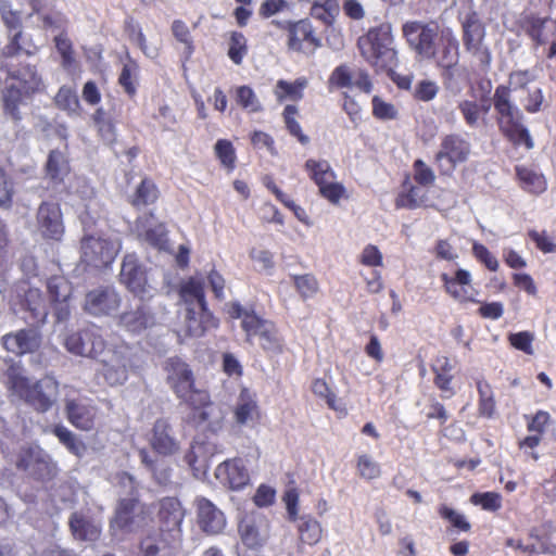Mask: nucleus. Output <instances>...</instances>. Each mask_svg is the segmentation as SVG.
I'll use <instances>...</instances> for the list:
<instances>
[{"instance_id":"nucleus-1","label":"nucleus","mask_w":556,"mask_h":556,"mask_svg":"<svg viewBox=\"0 0 556 556\" xmlns=\"http://www.w3.org/2000/svg\"><path fill=\"white\" fill-rule=\"evenodd\" d=\"M7 378L12 393L38 412H47L56 400L59 384L52 377L30 383L21 366L11 365L7 370Z\"/></svg>"},{"instance_id":"nucleus-2","label":"nucleus","mask_w":556,"mask_h":556,"mask_svg":"<svg viewBox=\"0 0 556 556\" xmlns=\"http://www.w3.org/2000/svg\"><path fill=\"white\" fill-rule=\"evenodd\" d=\"M391 27L382 24L358 38L361 54L377 70L391 72L397 66V52L392 47Z\"/></svg>"},{"instance_id":"nucleus-3","label":"nucleus","mask_w":556,"mask_h":556,"mask_svg":"<svg viewBox=\"0 0 556 556\" xmlns=\"http://www.w3.org/2000/svg\"><path fill=\"white\" fill-rule=\"evenodd\" d=\"M509 88L498 86L495 89L493 100L494 108L498 113L500 129L515 143L525 142L530 149L533 147L527 128L522 124L521 111L510 101Z\"/></svg>"},{"instance_id":"nucleus-4","label":"nucleus","mask_w":556,"mask_h":556,"mask_svg":"<svg viewBox=\"0 0 556 556\" xmlns=\"http://www.w3.org/2000/svg\"><path fill=\"white\" fill-rule=\"evenodd\" d=\"M150 521L148 508L135 498H123L115 508L110 522V533L122 541L126 534L137 532Z\"/></svg>"},{"instance_id":"nucleus-5","label":"nucleus","mask_w":556,"mask_h":556,"mask_svg":"<svg viewBox=\"0 0 556 556\" xmlns=\"http://www.w3.org/2000/svg\"><path fill=\"white\" fill-rule=\"evenodd\" d=\"M119 250L121 240L113 232L85 235L80 242L83 261L93 267L108 266Z\"/></svg>"},{"instance_id":"nucleus-6","label":"nucleus","mask_w":556,"mask_h":556,"mask_svg":"<svg viewBox=\"0 0 556 556\" xmlns=\"http://www.w3.org/2000/svg\"><path fill=\"white\" fill-rule=\"evenodd\" d=\"M121 282L136 296L150 299L156 291L153 274L139 263L135 254H127L122 263Z\"/></svg>"},{"instance_id":"nucleus-7","label":"nucleus","mask_w":556,"mask_h":556,"mask_svg":"<svg viewBox=\"0 0 556 556\" xmlns=\"http://www.w3.org/2000/svg\"><path fill=\"white\" fill-rule=\"evenodd\" d=\"M408 46L421 60H431L437 54L439 26L435 22H407L402 27Z\"/></svg>"},{"instance_id":"nucleus-8","label":"nucleus","mask_w":556,"mask_h":556,"mask_svg":"<svg viewBox=\"0 0 556 556\" xmlns=\"http://www.w3.org/2000/svg\"><path fill=\"white\" fill-rule=\"evenodd\" d=\"M16 467L28 477L39 481H49L58 473L56 464L38 445L21 448L16 459Z\"/></svg>"},{"instance_id":"nucleus-9","label":"nucleus","mask_w":556,"mask_h":556,"mask_svg":"<svg viewBox=\"0 0 556 556\" xmlns=\"http://www.w3.org/2000/svg\"><path fill=\"white\" fill-rule=\"evenodd\" d=\"M241 325L249 342L257 343L267 353L278 354L282 351V340L271 321L255 314H245Z\"/></svg>"},{"instance_id":"nucleus-10","label":"nucleus","mask_w":556,"mask_h":556,"mask_svg":"<svg viewBox=\"0 0 556 556\" xmlns=\"http://www.w3.org/2000/svg\"><path fill=\"white\" fill-rule=\"evenodd\" d=\"M471 146L456 134L443 137L435 154V163L442 175H450L458 164L465 163L470 154Z\"/></svg>"},{"instance_id":"nucleus-11","label":"nucleus","mask_w":556,"mask_h":556,"mask_svg":"<svg viewBox=\"0 0 556 556\" xmlns=\"http://www.w3.org/2000/svg\"><path fill=\"white\" fill-rule=\"evenodd\" d=\"M102 375L111 386L123 384L128 379L129 369L132 366L131 349L128 345H119L102 354Z\"/></svg>"},{"instance_id":"nucleus-12","label":"nucleus","mask_w":556,"mask_h":556,"mask_svg":"<svg viewBox=\"0 0 556 556\" xmlns=\"http://www.w3.org/2000/svg\"><path fill=\"white\" fill-rule=\"evenodd\" d=\"M309 177L318 186L320 194L332 204H338L344 193V187L336 181V174L325 161L309 159L305 163Z\"/></svg>"},{"instance_id":"nucleus-13","label":"nucleus","mask_w":556,"mask_h":556,"mask_svg":"<svg viewBox=\"0 0 556 556\" xmlns=\"http://www.w3.org/2000/svg\"><path fill=\"white\" fill-rule=\"evenodd\" d=\"M463 30L466 50L477 60L482 70H486L491 63V52L484 43V26L476 13L467 16L463 23Z\"/></svg>"},{"instance_id":"nucleus-14","label":"nucleus","mask_w":556,"mask_h":556,"mask_svg":"<svg viewBox=\"0 0 556 556\" xmlns=\"http://www.w3.org/2000/svg\"><path fill=\"white\" fill-rule=\"evenodd\" d=\"M64 343L68 352L79 356L97 358L104 352V341L94 327L68 334Z\"/></svg>"},{"instance_id":"nucleus-15","label":"nucleus","mask_w":556,"mask_h":556,"mask_svg":"<svg viewBox=\"0 0 556 556\" xmlns=\"http://www.w3.org/2000/svg\"><path fill=\"white\" fill-rule=\"evenodd\" d=\"M35 227L43 238L60 240L64 233L60 205L54 202H42L36 212Z\"/></svg>"},{"instance_id":"nucleus-16","label":"nucleus","mask_w":556,"mask_h":556,"mask_svg":"<svg viewBox=\"0 0 556 556\" xmlns=\"http://www.w3.org/2000/svg\"><path fill=\"white\" fill-rule=\"evenodd\" d=\"M121 303L122 298L113 287H99L86 294L84 309L93 316H109Z\"/></svg>"},{"instance_id":"nucleus-17","label":"nucleus","mask_w":556,"mask_h":556,"mask_svg":"<svg viewBox=\"0 0 556 556\" xmlns=\"http://www.w3.org/2000/svg\"><path fill=\"white\" fill-rule=\"evenodd\" d=\"M135 231L140 241L160 250H168L167 231L164 224L159 223L153 214L139 217L136 222Z\"/></svg>"},{"instance_id":"nucleus-18","label":"nucleus","mask_w":556,"mask_h":556,"mask_svg":"<svg viewBox=\"0 0 556 556\" xmlns=\"http://www.w3.org/2000/svg\"><path fill=\"white\" fill-rule=\"evenodd\" d=\"M161 531L167 533L173 542L180 541V525L184 519V509L177 498L166 497L160 504Z\"/></svg>"},{"instance_id":"nucleus-19","label":"nucleus","mask_w":556,"mask_h":556,"mask_svg":"<svg viewBox=\"0 0 556 556\" xmlns=\"http://www.w3.org/2000/svg\"><path fill=\"white\" fill-rule=\"evenodd\" d=\"M7 351L23 355L35 352L41 344V336L37 329H22L14 333H8L2 338Z\"/></svg>"},{"instance_id":"nucleus-20","label":"nucleus","mask_w":556,"mask_h":556,"mask_svg":"<svg viewBox=\"0 0 556 556\" xmlns=\"http://www.w3.org/2000/svg\"><path fill=\"white\" fill-rule=\"evenodd\" d=\"M216 478L231 490H240L249 483L250 476L242 459L236 458L219 464L215 470Z\"/></svg>"},{"instance_id":"nucleus-21","label":"nucleus","mask_w":556,"mask_h":556,"mask_svg":"<svg viewBox=\"0 0 556 556\" xmlns=\"http://www.w3.org/2000/svg\"><path fill=\"white\" fill-rule=\"evenodd\" d=\"M150 444L154 452L162 456H172L178 453L180 445L166 420L160 419L153 426Z\"/></svg>"},{"instance_id":"nucleus-22","label":"nucleus","mask_w":556,"mask_h":556,"mask_svg":"<svg viewBox=\"0 0 556 556\" xmlns=\"http://www.w3.org/2000/svg\"><path fill=\"white\" fill-rule=\"evenodd\" d=\"M217 327V321L206 306L188 308L182 330L187 337H202L208 329Z\"/></svg>"},{"instance_id":"nucleus-23","label":"nucleus","mask_w":556,"mask_h":556,"mask_svg":"<svg viewBox=\"0 0 556 556\" xmlns=\"http://www.w3.org/2000/svg\"><path fill=\"white\" fill-rule=\"evenodd\" d=\"M167 381L177 396H186L193 386L192 372L188 365L179 358H169L166 362Z\"/></svg>"},{"instance_id":"nucleus-24","label":"nucleus","mask_w":556,"mask_h":556,"mask_svg":"<svg viewBox=\"0 0 556 556\" xmlns=\"http://www.w3.org/2000/svg\"><path fill=\"white\" fill-rule=\"evenodd\" d=\"M242 542L248 547L263 545L269 538V522L265 517L247 518L239 526Z\"/></svg>"},{"instance_id":"nucleus-25","label":"nucleus","mask_w":556,"mask_h":556,"mask_svg":"<svg viewBox=\"0 0 556 556\" xmlns=\"http://www.w3.org/2000/svg\"><path fill=\"white\" fill-rule=\"evenodd\" d=\"M198 523L207 534H217L226 526V519L220 509L212 502L202 497L197 501Z\"/></svg>"},{"instance_id":"nucleus-26","label":"nucleus","mask_w":556,"mask_h":556,"mask_svg":"<svg viewBox=\"0 0 556 556\" xmlns=\"http://www.w3.org/2000/svg\"><path fill=\"white\" fill-rule=\"evenodd\" d=\"M154 316L144 305H139L134 309L126 311L118 317V326L134 334L142 333L154 326Z\"/></svg>"},{"instance_id":"nucleus-27","label":"nucleus","mask_w":556,"mask_h":556,"mask_svg":"<svg viewBox=\"0 0 556 556\" xmlns=\"http://www.w3.org/2000/svg\"><path fill=\"white\" fill-rule=\"evenodd\" d=\"M65 410L70 422L80 430H91L94 425L96 408L86 400H66Z\"/></svg>"},{"instance_id":"nucleus-28","label":"nucleus","mask_w":556,"mask_h":556,"mask_svg":"<svg viewBox=\"0 0 556 556\" xmlns=\"http://www.w3.org/2000/svg\"><path fill=\"white\" fill-rule=\"evenodd\" d=\"M8 76L20 83L26 96L39 92L43 89V81L36 68L25 65L21 68H14L12 64L4 65Z\"/></svg>"},{"instance_id":"nucleus-29","label":"nucleus","mask_w":556,"mask_h":556,"mask_svg":"<svg viewBox=\"0 0 556 556\" xmlns=\"http://www.w3.org/2000/svg\"><path fill=\"white\" fill-rule=\"evenodd\" d=\"M70 528L74 538L80 541L94 542L101 534V526L98 522L78 513L71 516Z\"/></svg>"},{"instance_id":"nucleus-30","label":"nucleus","mask_w":556,"mask_h":556,"mask_svg":"<svg viewBox=\"0 0 556 556\" xmlns=\"http://www.w3.org/2000/svg\"><path fill=\"white\" fill-rule=\"evenodd\" d=\"M311 47H318L319 41L312 35V26L306 21H300L292 25L288 35V47L298 52L305 51V43Z\"/></svg>"},{"instance_id":"nucleus-31","label":"nucleus","mask_w":556,"mask_h":556,"mask_svg":"<svg viewBox=\"0 0 556 556\" xmlns=\"http://www.w3.org/2000/svg\"><path fill=\"white\" fill-rule=\"evenodd\" d=\"M258 416L257 405L254 396L247 390L240 393L235 409L236 422L241 426L252 424Z\"/></svg>"},{"instance_id":"nucleus-32","label":"nucleus","mask_w":556,"mask_h":556,"mask_svg":"<svg viewBox=\"0 0 556 556\" xmlns=\"http://www.w3.org/2000/svg\"><path fill=\"white\" fill-rule=\"evenodd\" d=\"M192 419L197 426L205 427L212 431H216L222 426L224 413L219 406L210 401L197 413H192Z\"/></svg>"},{"instance_id":"nucleus-33","label":"nucleus","mask_w":556,"mask_h":556,"mask_svg":"<svg viewBox=\"0 0 556 556\" xmlns=\"http://www.w3.org/2000/svg\"><path fill=\"white\" fill-rule=\"evenodd\" d=\"M70 173L68 161L60 150H52L46 163V175L54 184H61Z\"/></svg>"},{"instance_id":"nucleus-34","label":"nucleus","mask_w":556,"mask_h":556,"mask_svg":"<svg viewBox=\"0 0 556 556\" xmlns=\"http://www.w3.org/2000/svg\"><path fill=\"white\" fill-rule=\"evenodd\" d=\"M307 79L304 77L298 78L293 83H288L283 79L277 81L274 94L279 102L285 100L299 101L303 98V90L307 87Z\"/></svg>"},{"instance_id":"nucleus-35","label":"nucleus","mask_w":556,"mask_h":556,"mask_svg":"<svg viewBox=\"0 0 556 556\" xmlns=\"http://www.w3.org/2000/svg\"><path fill=\"white\" fill-rule=\"evenodd\" d=\"M98 134L105 144H112L116 140V129L110 113L99 108L92 116Z\"/></svg>"},{"instance_id":"nucleus-36","label":"nucleus","mask_w":556,"mask_h":556,"mask_svg":"<svg viewBox=\"0 0 556 556\" xmlns=\"http://www.w3.org/2000/svg\"><path fill=\"white\" fill-rule=\"evenodd\" d=\"M23 305L27 311L30 312L34 321L43 323L46 320L48 312L45 301L38 289H29L25 293Z\"/></svg>"},{"instance_id":"nucleus-37","label":"nucleus","mask_w":556,"mask_h":556,"mask_svg":"<svg viewBox=\"0 0 556 556\" xmlns=\"http://www.w3.org/2000/svg\"><path fill=\"white\" fill-rule=\"evenodd\" d=\"M54 435L75 456L83 457L87 452L86 444L64 426H55Z\"/></svg>"},{"instance_id":"nucleus-38","label":"nucleus","mask_w":556,"mask_h":556,"mask_svg":"<svg viewBox=\"0 0 556 556\" xmlns=\"http://www.w3.org/2000/svg\"><path fill=\"white\" fill-rule=\"evenodd\" d=\"M27 97L24 90L17 88L14 84L8 86L2 92L3 108L7 114L13 119H20V105L23 102V98Z\"/></svg>"},{"instance_id":"nucleus-39","label":"nucleus","mask_w":556,"mask_h":556,"mask_svg":"<svg viewBox=\"0 0 556 556\" xmlns=\"http://www.w3.org/2000/svg\"><path fill=\"white\" fill-rule=\"evenodd\" d=\"M298 530L301 541L309 545L316 544L321 538L320 523L307 515L298 518Z\"/></svg>"},{"instance_id":"nucleus-40","label":"nucleus","mask_w":556,"mask_h":556,"mask_svg":"<svg viewBox=\"0 0 556 556\" xmlns=\"http://www.w3.org/2000/svg\"><path fill=\"white\" fill-rule=\"evenodd\" d=\"M180 295L186 302H197V307L206 306L203 280L191 277L181 285Z\"/></svg>"},{"instance_id":"nucleus-41","label":"nucleus","mask_w":556,"mask_h":556,"mask_svg":"<svg viewBox=\"0 0 556 556\" xmlns=\"http://www.w3.org/2000/svg\"><path fill=\"white\" fill-rule=\"evenodd\" d=\"M339 13L337 0H324L323 3L316 2L311 8V15L320 21L324 25L330 26Z\"/></svg>"},{"instance_id":"nucleus-42","label":"nucleus","mask_w":556,"mask_h":556,"mask_svg":"<svg viewBox=\"0 0 556 556\" xmlns=\"http://www.w3.org/2000/svg\"><path fill=\"white\" fill-rule=\"evenodd\" d=\"M522 187L531 193H542L546 189V180L542 174L529 168H517Z\"/></svg>"},{"instance_id":"nucleus-43","label":"nucleus","mask_w":556,"mask_h":556,"mask_svg":"<svg viewBox=\"0 0 556 556\" xmlns=\"http://www.w3.org/2000/svg\"><path fill=\"white\" fill-rule=\"evenodd\" d=\"M54 102L61 110L66 111L70 115H78L80 103L76 92L67 86H62L55 98Z\"/></svg>"},{"instance_id":"nucleus-44","label":"nucleus","mask_w":556,"mask_h":556,"mask_svg":"<svg viewBox=\"0 0 556 556\" xmlns=\"http://www.w3.org/2000/svg\"><path fill=\"white\" fill-rule=\"evenodd\" d=\"M157 195L159 192L153 181L143 179L131 197V204L136 207L149 205L155 202Z\"/></svg>"},{"instance_id":"nucleus-45","label":"nucleus","mask_w":556,"mask_h":556,"mask_svg":"<svg viewBox=\"0 0 556 556\" xmlns=\"http://www.w3.org/2000/svg\"><path fill=\"white\" fill-rule=\"evenodd\" d=\"M48 292L51 300L55 302H67L72 294L71 283L62 276H54L48 280Z\"/></svg>"},{"instance_id":"nucleus-46","label":"nucleus","mask_w":556,"mask_h":556,"mask_svg":"<svg viewBox=\"0 0 556 556\" xmlns=\"http://www.w3.org/2000/svg\"><path fill=\"white\" fill-rule=\"evenodd\" d=\"M312 391L315 395L326 400V403L331 409L344 412L345 405L341 399H337L333 392L329 389L327 382L323 379H315L312 383Z\"/></svg>"},{"instance_id":"nucleus-47","label":"nucleus","mask_w":556,"mask_h":556,"mask_svg":"<svg viewBox=\"0 0 556 556\" xmlns=\"http://www.w3.org/2000/svg\"><path fill=\"white\" fill-rule=\"evenodd\" d=\"M139 456L141 463L152 471L154 479L160 485H167L170 482L172 470L168 467L155 465V460L151 458L149 452L144 448L139 451Z\"/></svg>"},{"instance_id":"nucleus-48","label":"nucleus","mask_w":556,"mask_h":556,"mask_svg":"<svg viewBox=\"0 0 556 556\" xmlns=\"http://www.w3.org/2000/svg\"><path fill=\"white\" fill-rule=\"evenodd\" d=\"M236 101L244 110L255 113L262 110V104L255 92L249 86H240L236 90Z\"/></svg>"},{"instance_id":"nucleus-49","label":"nucleus","mask_w":556,"mask_h":556,"mask_svg":"<svg viewBox=\"0 0 556 556\" xmlns=\"http://www.w3.org/2000/svg\"><path fill=\"white\" fill-rule=\"evenodd\" d=\"M298 114V108L295 105H287L283 110V119L287 129L289 132L296 137L298 140L302 144H307L309 142L308 136L303 134L302 128L299 122L295 119V115Z\"/></svg>"},{"instance_id":"nucleus-50","label":"nucleus","mask_w":556,"mask_h":556,"mask_svg":"<svg viewBox=\"0 0 556 556\" xmlns=\"http://www.w3.org/2000/svg\"><path fill=\"white\" fill-rule=\"evenodd\" d=\"M426 202V191L421 187H412L407 193H403L396 199V205L406 208H416Z\"/></svg>"},{"instance_id":"nucleus-51","label":"nucleus","mask_w":556,"mask_h":556,"mask_svg":"<svg viewBox=\"0 0 556 556\" xmlns=\"http://www.w3.org/2000/svg\"><path fill=\"white\" fill-rule=\"evenodd\" d=\"M354 74L355 67L340 65L332 72L329 83L337 88H352L354 87Z\"/></svg>"},{"instance_id":"nucleus-52","label":"nucleus","mask_w":556,"mask_h":556,"mask_svg":"<svg viewBox=\"0 0 556 556\" xmlns=\"http://www.w3.org/2000/svg\"><path fill=\"white\" fill-rule=\"evenodd\" d=\"M358 475L367 480L376 479L380 476V465L368 454H362L357 458Z\"/></svg>"},{"instance_id":"nucleus-53","label":"nucleus","mask_w":556,"mask_h":556,"mask_svg":"<svg viewBox=\"0 0 556 556\" xmlns=\"http://www.w3.org/2000/svg\"><path fill=\"white\" fill-rule=\"evenodd\" d=\"M173 543L168 535L164 539H157L156 535H148L140 542V551L144 556H156L167 545Z\"/></svg>"},{"instance_id":"nucleus-54","label":"nucleus","mask_w":556,"mask_h":556,"mask_svg":"<svg viewBox=\"0 0 556 556\" xmlns=\"http://www.w3.org/2000/svg\"><path fill=\"white\" fill-rule=\"evenodd\" d=\"M441 279L444 282L445 290L457 301H471L476 302L473 293L469 292L467 288L462 287L457 281L453 280L447 274H442Z\"/></svg>"},{"instance_id":"nucleus-55","label":"nucleus","mask_w":556,"mask_h":556,"mask_svg":"<svg viewBox=\"0 0 556 556\" xmlns=\"http://www.w3.org/2000/svg\"><path fill=\"white\" fill-rule=\"evenodd\" d=\"M247 53V39L241 33H232L229 40L228 56L235 64H240Z\"/></svg>"},{"instance_id":"nucleus-56","label":"nucleus","mask_w":556,"mask_h":556,"mask_svg":"<svg viewBox=\"0 0 556 556\" xmlns=\"http://www.w3.org/2000/svg\"><path fill=\"white\" fill-rule=\"evenodd\" d=\"M294 286L303 299L312 298L318 291V282L313 275L293 277Z\"/></svg>"},{"instance_id":"nucleus-57","label":"nucleus","mask_w":556,"mask_h":556,"mask_svg":"<svg viewBox=\"0 0 556 556\" xmlns=\"http://www.w3.org/2000/svg\"><path fill=\"white\" fill-rule=\"evenodd\" d=\"M458 110L460 111L466 124L469 127H477L480 117V106L477 102L470 100H462L458 103Z\"/></svg>"},{"instance_id":"nucleus-58","label":"nucleus","mask_w":556,"mask_h":556,"mask_svg":"<svg viewBox=\"0 0 556 556\" xmlns=\"http://www.w3.org/2000/svg\"><path fill=\"white\" fill-rule=\"evenodd\" d=\"M438 91L439 86L434 81L422 79L416 84L414 88V97L417 100L428 102L437 97Z\"/></svg>"},{"instance_id":"nucleus-59","label":"nucleus","mask_w":556,"mask_h":556,"mask_svg":"<svg viewBox=\"0 0 556 556\" xmlns=\"http://www.w3.org/2000/svg\"><path fill=\"white\" fill-rule=\"evenodd\" d=\"M13 182L0 166V207L9 208L12 204Z\"/></svg>"},{"instance_id":"nucleus-60","label":"nucleus","mask_w":556,"mask_h":556,"mask_svg":"<svg viewBox=\"0 0 556 556\" xmlns=\"http://www.w3.org/2000/svg\"><path fill=\"white\" fill-rule=\"evenodd\" d=\"M215 152L222 164L227 168H232L235 165V150L230 141L218 140L215 144Z\"/></svg>"},{"instance_id":"nucleus-61","label":"nucleus","mask_w":556,"mask_h":556,"mask_svg":"<svg viewBox=\"0 0 556 556\" xmlns=\"http://www.w3.org/2000/svg\"><path fill=\"white\" fill-rule=\"evenodd\" d=\"M372 113L380 119H393L397 115L395 106L389 102L383 101L380 97L372 98Z\"/></svg>"},{"instance_id":"nucleus-62","label":"nucleus","mask_w":556,"mask_h":556,"mask_svg":"<svg viewBox=\"0 0 556 556\" xmlns=\"http://www.w3.org/2000/svg\"><path fill=\"white\" fill-rule=\"evenodd\" d=\"M192 408V413H197L201 407L210 402L208 394L203 390L194 389L193 386L186 396H178Z\"/></svg>"},{"instance_id":"nucleus-63","label":"nucleus","mask_w":556,"mask_h":556,"mask_svg":"<svg viewBox=\"0 0 556 556\" xmlns=\"http://www.w3.org/2000/svg\"><path fill=\"white\" fill-rule=\"evenodd\" d=\"M533 340H534L533 334L528 331L511 333L509 336L510 344L515 349L520 350L529 355L533 354V348H532Z\"/></svg>"},{"instance_id":"nucleus-64","label":"nucleus","mask_w":556,"mask_h":556,"mask_svg":"<svg viewBox=\"0 0 556 556\" xmlns=\"http://www.w3.org/2000/svg\"><path fill=\"white\" fill-rule=\"evenodd\" d=\"M471 502L476 505H481L483 509L492 511L501 507V496L494 492L473 494Z\"/></svg>"}]
</instances>
